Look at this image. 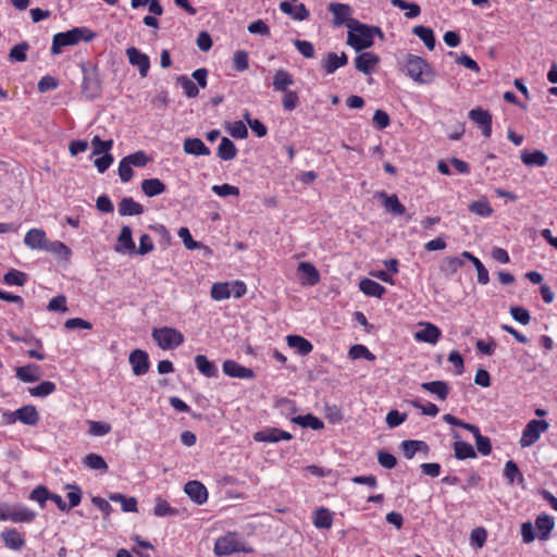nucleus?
<instances>
[{
  "instance_id": "f257e3e1",
  "label": "nucleus",
  "mask_w": 557,
  "mask_h": 557,
  "mask_svg": "<svg viewBox=\"0 0 557 557\" xmlns=\"http://www.w3.org/2000/svg\"><path fill=\"white\" fill-rule=\"evenodd\" d=\"M377 34L383 36L382 30L375 26H368L366 24L351 22L347 34V45L356 51H362L373 45V35Z\"/></svg>"
},
{
  "instance_id": "f03ea898",
  "label": "nucleus",
  "mask_w": 557,
  "mask_h": 557,
  "mask_svg": "<svg viewBox=\"0 0 557 557\" xmlns=\"http://www.w3.org/2000/svg\"><path fill=\"white\" fill-rule=\"evenodd\" d=\"M403 67L407 75L419 84H431L434 79V72L429 63L421 57L407 53L403 61Z\"/></svg>"
},
{
  "instance_id": "7ed1b4c3",
  "label": "nucleus",
  "mask_w": 557,
  "mask_h": 557,
  "mask_svg": "<svg viewBox=\"0 0 557 557\" xmlns=\"http://www.w3.org/2000/svg\"><path fill=\"white\" fill-rule=\"evenodd\" d=\"M96 34L87 27H75L67 32L58 33L52 38L51 53L59 54L61 49L66 46H73L81 40L90 41Z\"/></svg>"
},
{
  "instance_id": "20e7f679",
  "label": "nucleus",
  "mask_w": 557,
  "mask_h": 557,
  "mask_svg": "<svg viewBox=\"0 0 557 557\" xmlns=\"http://www.w3.org/2000/svg\"><path fill=\"white\" fill-rule=\"evenodd\" d=\"M151 336L163 350L174 349L184 343V335L178 330L169 326L154 327Z\"/></svg>"
},
{
  "instance_id": "39448f33",
  "label": "nucleus",
  "mask_w": 557,
  "mask_h": 557,
  "mask_svg": "<svg viewBox=\"0 0 557 557\" xmlns=\"http://www.w3.org/2000/svg\"><path fill=\"white\" fill-rule=\"evenodd\" d=\"M549 428V424L546 420H530L522 431L519 444L522 448L532 446L535 444L541 434Z\"/></svg>"
},
{
  "instance_id": "423d86ee",
  "label": "nucleus",
  "mask_w": 557,
  "mask_h": 557,
  "mask_svg": "<svg viewBox=\"0 0 557 557\" xmlns=\"http://www.w3.org/2000/svg\"><path fill=\"white\" fill-rule=\"evenodd\" d=\"M83 92L88 99H96L101 92V82L96 67H83Z\"/></svg>"
},
{
  "instance_id": "0eeeda50",
  "label": "nucleus",
  "mask_w": 557,
  "mask_h": 557,
  "mask_svg": "<svg viewBox=\"0 0 557 557\" xmlns=\"http://www.w3.org/2000/svg\"><path fill=\"white\" fill-rule=\"evenodd\" d=\"M327 10L333 14V25L335 27L345 24L349 28L351 22H357L352 18V9L349 4L331 2Z\"/></svg>"
},
{
  "instance_id": "6e6552de",
  "label": "nucleus",
  "mask_w": 557,
  "mask_h": 557,
  "mask_svg": "<svg viewBox=\"0 0 557 557\" xmlns=\"http://www.w3.org/2000/svg\"><path fill=\"white\" fill-rule=\"evenodd\" d=\"M126 57L131 65L138 69L139 75L146 77L150 69L149 57L135 47L126 49Z\"/></svg>"
},
{
  "instance_id": "1a4fd4ad",
  "label": "nucleus",
  "mask_w": 557,
  "mask_h": 557,
  "mask_svg": "<svg viewBox=\"0 0 557 557\" xmlns=\"http://www.w3.org/2000/svg\"><path fill=\"white\" fill-rule=\"evenodd\" d=\"M240 550V543L234 534H227L216 540L214 553L218 556H227Z\"/></svg>"
},
{
  "instance_id": "9d476101",
  "label": "nucleus",
  "mask_w": 557,
  "mask_h": 557,
  "mask_svg": "<svg viewBox=\"0 0 557 557\" xmlns=\"http://www.w3.org/2000/svg\"><path fill=\"white\" fill-rule=\"evenodd\" d=\"M354 62L356 70L366 75H370L375 71V67L380 62V58L373 52H363L357 55Z\"/></svg>"
},
{
  "instance_id": "9b49d317",
  "label": "nucleus",
  "mask_w": 557,
  "mask_h": 557,
  "mask_svg": "<svg viewBox=\"0 0 557 557\" xmlns=\"http://www.w3.org/2000/svg\"><path fill=\"white\" fill-rule=\"evenodd\" d=\"M223 372L230 377H238L251 380L255 377L252 369L246 368L234 360H225L223 362Z\"/></svg>"
},
{
  "instance_id": "f8f14e48",
  "label": "nucleus",
  "mask_w": 557,
  "mask_h": 557,
  "mask_svg": "<svg viewBox=\"0 0 557 557\" xmlns=\"http://www.w3.org/2000/svg\"><path fill=\"white\" fill-rule=\"evenodd\" d=\"M255 441L264 443H276L281 440L289 441L293 438L292 434L276 428L264 429L255 433Z\"/></svg>"
},
{
  "instance_id": "ddd939ff",
  "label": "nucleus",
  "mask_w": 557,
  "mask_h": 557,
  "mask_svg": "<svg viewBox=\"0 0 557 557\" xmlns=\"http://www.w3.org/2000/svg\"><path fill=\"white\" fill-rule=\"evenodd\" d=\"M348 62V57L345 52L337 54L335 52H329L323 58L321 65L326 74H333L336 70L345 66Z\"/></svg>"
},
{
  "instance_id": "4468645a",
  "label": "nucleus",
  "mask_w": 557,
  "mask_h": 557,
  "mask_svg": "<svg viewBox=\"0 0 557 557\" xmlns=\"http://www.w3.org/2000/svg\"><path fill=\"white\" fill-rule=\"evenodd\" d=\"M421 325L423 329L414 333V339L417 342L435 345L441 337V330L436 325L429 322L422 323Z\"/></svg>"
},
{
  "instance_id": "2eb2a0df",
  "label": "nucleus",
  "mask_w": 557,
  "mask_h": 557,
  "mask_svg": "<svg viewBox=\"0 0 557 557\" xmlns=\"http://www.w3.org/2000/svg\"><path fill=\"white\" fill-rule=\"evenodd\" d=\"M188 497L198 505H202L208 499L207 487L199 481H189L184 486Z\"/></svg>"
},
{
  "instance_id": "dca6fc26",
  "label": "nucleus",
  "mask_w": 557,
  "mask_h": 557,
  "mask_svg": "<svg viewBox=\"0 0 557 557\" xmlns=\"http://www.w3.org/2000/svg\"><path fill=\"white\" fill-rule=\"evenodd\" d=\"M129 363L135 375H143L149 370L148 354L140 349H135L129 355Z\"/></svg>"
},
{
  "instance_id": "f3484780",
  "label": "nucleus",
  "mask_w": 557,
  "mask_h": 557,
  "mask_svg": "<svg viewBox=\"0 0 557 557\" xmlns=\"http://www.w3.org/2000/svg\"><path fill=\"white\" fill-rule=\"evenodd\" d=\"M469 117L482 128L483 135L488 138L492 134V115L480 108L472 109Z\"/></svg>"
},
{
  "instance_id": "a211bd4d",
  "label": "nucleus",
  "mask_w": 557,
  "mask_h": 557,
  "mask_svg": "<svg viewBox=\"0 0 557 557\" xmlns=\"http://www.w3.org/2000/svg\"><path fill=\"white\" fill-rule=\"evenodd\" d=\"M300 282L302 285L313 286L320 282V274L317 268L310 262H300L298 265Z\"/></svg>"
},
{
  "instance_id": "6ab92c4d",
  "label": "nucleus",
  "mask_w": 557,
  "mask_h": 557,
  "mask_svg": "<svg viewBox=\"0 0 557 557\" xmlns=\"http://www.w3.org/2000/svg\"><path fill=\"white\" fill-rule=\"evenodd\" d=\"M115 251L120 253L135 252V243L132 236V228L128 225H124L121 228V233L117 236V245Z\"/></svg>"
},
{
  "instance_id": "aec40b11",
  "label": "nucleus",
  "mask_w": 557,
  "mask_h": 557,
  "mask_svg": "<svg viewBox=\"0 0 557 557\" xmlns=\"http://www.w3.org/2000/svg\"><path fill=\"white\" fill-rule=\"evenodd\" d=\"M16 376L25 383H34L40 380L41 370L38 364L29 363L23 367H17L15 370Z\"/></svg>"
},
{
  "instance_id": "412c9836",
  "label": "nucleus",
  "mask_w": 557,
  "mask_h": 557,
  "mask_svg": "<svg viewBox=\"0 0 557 557\" xmlns=\"http://www.w3.org/2000/svg\"><path fill=\"white\" fill-rule=\"evenodd\" d=\"M47 242L48 239L46 237V234L40 228L29 230L24 237L25 245L32 249L44 250Z\"/></svg>"
},
{
  "instance_id": "4be33fe9",
  "label": "nucleus",
  "mask_w": 557,
  "mask_h": 557,
  "mask_svg": "<svg viewBox=\"0 0 557 557\" xmlns=\"http://www.w3.org/2000/svg\"><path fill=\"white\" fill-rule=\"evenodd\" d=\"M183 150L187 154L193 156H209L210 149L199 138H186L183 144Z\"/></svg>"
},
{
  "instance_id": "5701e85b",
  "label": "nucleus",
  "mask_w": 557,
  "mask_h": 557,
  "mask_svg": "<svg viewBox=\"0 0 557 557\" xmlns=\"http://www.w3.org/2000/svg\"><path fill=\"white\" fill-rule=\"evenodd\" d=\"M280 9L296 21H305L310 16V12L304 3L293 7L289 2H281Z\"/></svg>"
},
{
  "instance_id": "b1692460",
  "label": "nucleus",
  "mask_w": 557,
  "mask_h": 557,
  "mask_svg": "<svg viewBox=\"0 0 557 557\" xmlns=\"http://www.w3.org/2000/svg\"><path fill=\"white\" fill-rule=\"evenodd\" d=\"M119 213L122 216L140 215L144 207L131 197H125L119 202Z\"/></svg>"
},
{
  "instance_id": "393cba45",
  "label": "nucleus",
  "mask_w": 557,
  "mask_h": 557,
  "mask_svg": "<svg viewBox=\"0 0 557 557\" xmlns=\"http://www.w3.org/2000/svg\"><path fill=\"white\" fill-rule=\"evenodd\" d=\"M287 345L294 348L300 356H307L313 349L312 344L302 336L288 335L286 337Z\"/></svg>"
},
{
  "instance_id": "a878e982",
  "label": "nucleus",
  "mask_w": 557,
  "mask_h": 557,
  "mask_svg": "<svg viewBox=\"0 0 557 557\" xmlns=\"http://www.w3.org/2000/svg\"><path fill=\"white\" fill-rule=\"evenodd\" d=\"M520 159L528 166H544L548 161V157L541 150L523 151Z\"/></svg>"
},
{
  "instance_id": "bb28decb",
  "label": "nucleus",
  "mask_w": 557,
  "mask_h": 557,
  "mask_svg": "<svg viewBox=\"0 0 557 557\" xmlns=\"http://www.w3.org/2000/svg\"><path fill=\"white\" fill-rule=\"evenodd\" d=\"M536 529L540 531L541 540H548L552 530L555 527L554 518L546 513H541L535 520Z\"/></svg>"
},
{
  "instance_id": "cd10ccee",
  "label": "nucleus",
  "mask_w": 557,
  "mask_h": 557,
  "mask_svg": "<svg viewBox=\"0 0 557 557\" xmlns=\"http://www.w3.org/2000/svg\"><path fill=\"white\" fill-rule=\"evenodd\" d=\"M359 288L364 295L371 297L382 298L385 294V287L370 278L361 280Z\"/></svg>"
},
{
  "instance_id": "c85d7f7f",
  "label": "nucleus",
  "mask_w": 557,
  "mask_h": 557,
  "mask_svg": "<svg viewBox=\"0 0 557 557\" xmlns=\"http://www.w3.org/2000/svg\"><path fill=\"white\" fill-rule=\"evenodd\" d=\"M294 84V78L289 72L280 69L276 70L273 76V88L276 91H287V87Z\"/></svg>"
},
{
  "instance_id": "c756f323",
  "label": "nucleus",
  "mask_w": 557,
  "mask_h": 557,
  "mask_svg": "<svg viewBox=\"0 0 557 557\" xmlns=\"http://www.w3.org/2000/svg\"><path fill=\"white\" fill-rule=\"evenodd\" d=\"M421 387L436 395L441 400H445L449 394L448 384L444 381L424 382L421 384Z\"/></svg>"
},
{
  "instance_id": "7c9ffc66",
  "label": "nucleus",
  "mask_w": 557,
  "mask_h": 557,
  "mask_svg": "<svg viewBox=\"0 0 557 557\" xmlns=\"http://www.w3.org/2000/svg\"><path fill=\"white\" fill-rule=\"evenodd\" d=\"M166 186L159 178H147L141 182V190L148 197H154L164 193Z\"/></svg>"
},
{
  "instance_id": "2f4dec72",
  "label": "nucleus",
  "mask_w": 557,
  "mask_h": 557,
  "mask_svg": "<svg viewBox=\"0 0 557 557\" xmlns=\"http://www.w3.org/2000/svg\"><path fill=\"white\" fill-rule=\"evenodd\" d=\"M195 363L197 370L205 375L206 377H216L218 369L215 364L208 360V358L203 355H197L195 357Z\"/></svg>"
},
{
  "instance_id": "473e14b6",
  "label": "nucleus",
  "mask_w": 557,
  "mask_h": 557,
  "mask_svg": "<svg viewBox=\"0 0 557 557\" xmlns=\"http://www.w3.org/2000/svg\"><path fill=\"white\" fill-rule=\"evenodd\" d=\"M36 513L24 506H11L10 521L18 522H30L35 519Z\"/></svg>"
},
{
  "instance_id": "72a5a7b5",
  "label": "nucleus",
  "mask_w": 557,
  "mask_h": 557,
  "mask_svg": "<svg viewBox=\"0 0 557 557\" xmlns=\"http://www.w3.org/2000/svg\"><path fill=\"white\" fill-rule=\"evenodd\" d=\"M2 539L5 546L11 549L20 550L25 546V540L15 529L2 532Z\"/></svg>"
},
{
  "instance_id": "f704fd0d",
  "label": "nucleus",
  "mask_w": 557,
  "mask_h": 557,
  "mask_svg": "<svg viewBox=\"0 0 557 557\" xmlns=\"http://www.w3.org/2000/svg\"><path fill=\"white\" fill-rule=\"evenodd\" d=\"M17 418L18 421L26 425H36L39 421L38 411L32 405H27L17 409Z\"/></svg>"
},
{
  "instance_id": "c9c22d12",
  "label": "nucleus",
  "mask_w": 557,
  "mask_h": 557,
  "mask_svg": "<svg viewBox=\"0 0 557 557\" xmlns=\"http://www.w3.org/2000/svg\"><path fill=\"white\" fill-rule=\"evenodd\" d=\"M237 154V148L227 137H223L218 147V156L224 161L233 160Z\"/></svg>"
},
{
  "instance_id": "e433bc0d",
  "label": "nucleus",
  "mask_w": 557,
  "mask_h": 557,
  "mask_svg": "<svg viewBox=\"0 0 557 557\" xmlns=\"http://www.w3.org/2000/svg\"><path fill=\"white\" fill-rule=\"evenodd\" d=\"M384 202V207L387 211L394 213V214H397V215H401L406 212V208L403 203H400V201L398 200V197L396 195H387L386 193H381L380 195Z\"/></svg>"
},
{
  "instance_id": "4c0bfd02",
  "label": "nucleus",
  "mask_w": 557,
  "mask_h": 557,
  "mask_svg": "<svg viewBox=\"0 0 557 557\" xmlns=\"http://www.w3.org/2000/svg\"><path fill=\"white\" fill-rule=\"evenodd\" d=\"M404 456L407 459L413 458L417 451H426L428 445L423 441L407 440L401 443Z\"/></svg>"
},
{
  "instance_id": "58836bf2",
  "label": "nucleus",
  "mask_w": 557,
  "mask_h": 557,
  "mask_svg": "<svg viewBox=\"0 0 557 557\" xmlns=\"http://www.w3.org/2000/svg\"><path fill=\"white\" fill-rule=\"evenodd\" d=\"M412 33L418 36L429 50H433L435 47V37L431 28L418 25L414 26Z\"/></svg>"
},
{
  "instance_id": "ea45409f",
  "label": "nucleus",
  "mask_w": 557,
  "mask_h": 557,
  "mask_svg": "<svg viewBox=\"0 0 557 557\" xmlns=\"http://www.w3.org/2000/svg\"><path fill=\"white\" fill-rule=\"evenodd\" d=\"M292 422L302 428H310L312 430H321L324 426L323 422L311 413L294 417Z\"/></svg>"
},
{
  "instance_id": "a19ab883",
  "label": "nucleus",
  "mask_w": 557,
  "mask_h": 557,
  "mask_svg": "<svg viewBox=\"0 0 557 557\" xmlns=\"http://www.w3.org/2000/svg\"><path fill=\"white\" fill-rule=\"evenodd\" d=\"M504 476L508 480L509 484H513L516 481L518 483L524 482V478L513 460H508L505 463Z\"/></svg>"
},
{
  "instance_id": "79ce46f5",
  "label": "nucleus",
  "mask_w": 557,
  "mask_h": 557,
  "mask_svg": "<svg viewBox=\"0 0 557 557\" xmlns=\"http://www.w3.org/2000/svg\"><path fill=\"white\" fill-rule=\"evenodd\" d=\"M333 523L332 513L326 508H319L314 512L313 524L319 529H330Z\"/></svg>"
},
{
  "instance_id": "37998d69",
  "label": "nucleus",
  "mask_w": 557,
  "mask_h": 557,
  "mask_svg": "<svg viewBox=\"0 0 557 557\" xmlns=\"http://www.w3.org/2000/svg\"><path fill=\"white\" fill-rule=\"evenodd\" d=\"M110 500L114 503H120L122 510L125 512L137 511V500L135 497H126L125 495L117 493L110 495Z\"/></svg>"
},
{
  "instance_id": "c03bdc74",
  "label": "nucleus",
  "mask_w": 557,
  "mask_h": 557,
  "mask_svg": "<svg viewBox=\"0 0 557 557\" xmlns=\"http://www.w3.org/2000/svg\"><path fill=\"white\" fill-rule=\"evenodd\" d=\"M455 457L459 460H465L468 458H474L476 456L474 448L471 444L457 441L454 444Z\"/></svg>"
},
{
  "instance_id": "a18cd8bd",
  "label": "nucleus",
  "mask_w": 557,
  "mask_h": 557,
  "mask_svg": "<svg viewBox=\"0 0 557 557\" xmlns=\"http://www.w3.org/2000/svg\"><path fill=\"white\" fill-rule=\"evenodd\" d=\"M83 463L87 468L92 469V470H99V471L108 470V465H107L106 460L103 459V457L98 454H95V453L88 454L84 458Z\"/></svg>"
},
{
  "instance_id": "49530a36",
  "label": "nucleus",
  "mask_w": 557,
  "mask_h": 557,
  "mask_svg": "<svg viewBox=\"0 0 557 557\" xmlns=\"http://www.w3.org/2000/svg\"><path fill=\"white\" fill-rule=\"evenodd\" d=\"M46 251L58 255L59 257L69 260L71 256V249L62 242H47L45 249Z\"/></svg>"
},
{
  "instance_id": "de8ad7c7",
  "label": "nucleus",
  "mask_w": 557,
  "mask_h": 557,
  "mask_svg": "<svg viewBox=\"0 0 557 557\" xmlns=\"http://www.w3.org/2000/svg\"><path fill=\"white\" fill-rule=\"evenodd\" d=\"M465 264L459 257H447L441 264V271L447 275L455 274Z\"/></svg>"
},
{
  "instance_id": "09e8293b",
  "label": "nucleus",
  "mask_w": 557,
  "mask_h": 557,
  "mask_svg": "<svg viewBox=\"0 0 557 557\" xmlns=\"http://www.w3.org/2000/svg\"><path fill=\"white\" fill-rule=\"evenodd\" d=\"M469 210L483 218L492 215L493 209L486 199H480L469 205Z\"/></svg>"
},
{
  "instance_id": "8fccbe9b",
  "label": "nucleus",
  "mask_w": 557,
  "mask_h": 557,
  "mask_svg": "<svg viewBox=\"0 0 557 557\" xmlns=\"http://www.w3.org/2000/svg\"><path fill=\"white\" fill-rule=\"evenodd\" d=\"M177 84L183 88L188 98H195L199 94L197 85L187 76L181 75L176 78Z\"/></svg>"
},
{
  "instance_id": "3c124183",
  "label": "nucleus",
  "mask_w": 557,
  "mask_h": 557,
  "mask_svg": "<svg viewBox=\"0 0 557 557\" xmlns=\"http://www.w3.org/2000/svg\"><path fill=\"white\" fill-rule=\"evenodd\" d=\"M211 297L214 300L227 299L232 296L231 285L228 283H214L211 287Z\"/></svg>"
},
{
  "instance_id": "603ef678",
  "label": "nucleus",
  "mask_w": 557,
  "mask_h": 557,
  "mask_svg": "<svg viewBox=\"0 0 557 557\" xmlns=\"http://www.w3.org/2000/svg\"><path fill=\"white\" fill-rule=\"evenodd\" d=\"M3 281L8 285L23 286L27 282V274L13 269L4 274Z\"/></svg>"
},
{
  "instance_id": "864d4df0",
  "label": "nucleus",
  "mask_w": 557,
  "mask_h": 557,
  "mask_svg": "<svg viewBox=\"0 0 557 557\" xmlns=\"http://www.w3.org/2000/svg\"><path fill=\"white\" fill-rule=\"evenodd\" d=\"M55 384L50 381H44L37 386L29 388V394L34 397H46L55 391Z\"/></svg>"
},
{
  "instance_id": "5fc2aeb1",
  "label": "nucleus",
  "mask_w": 557,
  "mask_h": 557,
  "mask_svg": "<svg viewBox=\"0 0 557 557\" xmlns=\"http://www.w3.org/2000/svg\"><path fill=\"white\" fill-rule=\"evenodd\" d=\"M153 513L157 517L175 516L177 515V510L172 508L166 500L158 497L153 508Z\"/></svg>"
},
{
  "instance_id": "6e6d98bb",
  "label": "nucleus",
  "mask_w": 557,
  "mask_h": 557,
  "mask_svg": "<svg viewBox=\"0 0 557 557\" xmlns=\"http://www.w3.org/2000/svg\"><path fill=\"white\" fill-rule=\"evenodd\" d=\"M91 145L94 147L92 154H106L112 149L113 140H102L99 136H94Z\"/></svg>"
},
{
  "instance_id": "4d7b16f0",
  "label": "nucleus",
  "mask_w": 557,
  "mask_h": 557,
  "mask_svg": "<svg viewBox=\"0 0 557 557\" xmlns=\"http://www.w3.org/2000/svg\"><path fill=\"white\" fill-rule=\"evenodd\" d=\"M28 44L27 42H21L18 45H15L9 53V59L11 61L16 62H24L27 59L26 51L28 50Z\"/></svg>"
},
{
  "instance_id": "13d9d810",
  "label": "nucleus",
  "mask_w": 557,
  "mask_h": 557,
  "mask_svg": "<svg viewBox=\"0 0 557 557\" xmlns=\"http://www.w3.org/2000/svg\"><path fill=\"white\" fill-rule=\"evenodd\" d=\"M248 66L249 62L247 52L243 50L236 51L233 57V67L238 72H244Z\"/></svg>"
},
{
  "instance_id": "bf43d9fd",
  "label": "nucleus",
  "mask_w": 557,
  "mask_h": 557,
  "mask_svg": "<svg viewBox=\"0 0 557 557\" xmlns=\"http://www.w3.org/2000/svg\"><path fill=\"white\" fill-rule=\"evenodd\" d=\"M299 102L296 91L287 90L284 92L282 106L285 111H293Z\"/></svg>"
},
{
  "instance_id": "052dcab7",
  "label": "nucleus",
  "mask_w": 557,
  "mask_h": 557,
  "mask_svg": "<svg viewBox=\"0 0 557 557\" xmlns=\"http://www.w3.org/2000/svg\"><path fill=\"white\" fill-rule=\"evenodd\" d=\"M510 314L517 322H519L523 325L529 324L531 321L529 311L527 309H524L523 307H519V306L511 307Z\"/></svg>"
},
{
  "instance_id": "680f3d73",
  "label": "nucleus",
  "mask_w": 557,
  "mask_h": 557,
  "mask_svg": "<svg viewBox=\"0 0 557 557\" xmlns=\"http://www.w3.org/2000/svg\"><path fill=\"white\" fill-rule=\"evenodd\" d=\"M51 493L45 486H37L32 491L29 498L39 503L41 507L45 506L46 500L50 499Z\"/></svg>"
},
{
  "instance_id": "e2e57ef3",
  "label": "nucleus",
  "mask_w": 557,
  "mask_h": 557,
  "mask_svg": "<svg viewBox=\"0 0 557 557\" xmlns=\"http://www.w3.org/2000/svg\"><path fill=\"white\" fill-rule=\"evenodd\" d=\"M212 190L214 194H216L220 197L238 196L239 195L238 187L232 186L230 184L214 185L212 187Z\"/></svg>"
},
{
  "instance_id": "0e129e2a",
  "label": "nucleus",
  "mask_w": 557,
  "mask_h": 557,
  "mask_svg": "<svg viewBox=\"0 0 557 557\" xmlns=\"http://www.w3.org/2000/svg\"><path fill=\"white\" fill-rule=\"evenodd\" d=\"M294 46L298 50L300 54L305 58H313L314 57V47L310 41L296 39L294 41Z\"/></svg>"
},
{
  "instance_id": "69168bd1",
  "label": "nucleus",
  "mask_w": 557,
  "mask_h": 557,
  "mask_svg": "<svg viewBox=\"0 0 557 557\" xmlns=\"http://www.w3.org/2000/svg\"><path fill=\"white\" fill-rule=\"evenodd\" d=\"M111 431V425L102 421L90 422L89 433L95 436H103Z\"/></svg>"
},
{
  "instance_id": "338daca9",
  "label": "nucleus",
  "mask_w": 557,
  "mask_h": 557,
  "mask_svg": "<svg viewBox=\"0 0 557 557\" xmlns=\"http://www.w3.org/2000/svg\"><path fill=\"white\" fill-rule=\"evenodd\" d=\"M377 461L383 468L386 469H393L397 465L396 457L384 450H380L377 453Z\"/></svg>"
},
{
  "instance_id": "774afa93",
  "label": "nucleus",
  "mask_w": 557,
  "mask_h": 557,
  "mask_svg": "<svg viewBox=\"0 0 557 557\" xmlns=\"http://www.w3.org/2000/svg\"><path fill=\"white\" fill-rule=\"evenodd\" d=\"M475 445H476V449L479 450V453H481L483 456H487L492 451L491 440L487 436L478 434L476 440H475Z\"/></svg>"
}]
</instances>
